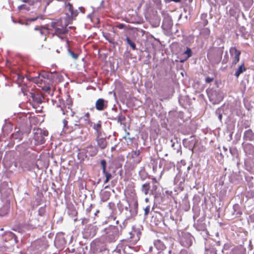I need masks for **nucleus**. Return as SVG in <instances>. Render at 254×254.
Returning a JSON list of instances; mask_svg holds the SVG:
<instances>
[{
    "instance_id": "f257e3e1",
    "label": "nucleus",
    "mask_w": 254,
    "mask_h": 254,
    "mask_svg": "<svg viewBox=\"0 0 254 254\" xmlns=\"http://www.w3.org/2000/svg\"><path fill=\"white\" fill-rule=\"evenodd\" d=\"M51 26L55 31V33L53 35H57L62 39L65 38L68 30L67 28V24L65 21H64L62 19L60 18L52 22Z\"/></svg>"
},
{
    "instance_id": "f03ea898",
    "label": "nucleus",
    "mask_w": 254,
    "mask_h": 254,
    "mask_svg": "<svg viewBox=\"0 0 254 254\" xmlns=\"http://www.w3.org/2000/svg\"><path fill=\"white\" fill-rule=\"evenodd\" d=\"M223 51L218 48L210 50L207 54V57L210 63L212 64H218L222 59Z\"/></svg>"
},
{
    "instance_id": "7ed1b4c3",
    "label": "nucleus",
    "mask_w": 254,
    "mask_h": 254,
    "mask_svg": "<svg viewBox=\"0 0 254 254\" xmlns=\"http://www.w3.org/2000/svg\"><path fill=\"white\" fill-rule=\"evenodd\" d=\"M105 239L108 242L115 241L119 236L118 228L116 226H109L105 229Z\"/></svg>"
},
{
    "instance_id": "20e7f679",
    "label": "nucleus",
    "mask_w": 254,
    "mask_h": 254,
    "mask_svg": "<svg viewBox=\"0 0 254 254\" xmlns=\"http://www.w3.org/2000/svg\"><path fill=\"white\" fill-rule=\"evenodd\" d=\"M34 134V139L36 145H41L45 143V137L48 135V131L46 130L37 128Z\"/></svg>"
},
{
    "instance_id": "39448f33",
    "label": "nucleus",
    "mask_w": 254,
    "mask_h": 254,
    "mask_svg": "<svg viewBox=\"0 0 254 254\" xmlns=\"http://www.w3.org/2000/svg\"><path fill=\"white\" fill-rule=\"evenodd\" d=\"M48 33V29L42 26H36L34 31L32 32V36L35 38L44 37L46 39V35Z\"/></svg>"
},
{
    "instance_id": "423d86ee",
    "label": "nucleus",
    "mask_w": 254,
    "mask_h": 254,
    "mask_svg": "<svg viewBox=\"0 0 254 254\" xmlns=\"http://www.w3.org/2000/svg\"><path fill=\"white\" fill-rule=\"evenodd\" d=\"M129 236L127 239L132 244L135 245L139 240L141 235L140 231L133 227L132 230L128 233Z\"/></svg>"
},
{
    "instance_id": "0eeeda50",
    "label": "nucleus",
    "mask_w": 254,
    "mask_h": 254,
    "mask_svg": "<svg viewBox=\"0 0 254 254\" xmlns=\"http://www.w3.org/2000/svg\"><path fill=\"white\" fill-rule=\"evenodd\" d=\"M192 237L189 233H183L182 236L180 238V242L182 246L190 248L192 244Z\"/></svg>"
},
{
    "instance_id": "6e6552de",
    "label": "nucleus",
    "mask_w": 254,
    "mask_h": 254,
    "mask_svg": "<svg viewBox=\"0 0 254 254\" xmlns=\"http://www.w3.org/2000/svg\"><path fill=\"white\" fill-rule=\"evenodd\" d=\"M232 59V66L236 65L240 61L241 52L238 50L235 47H231L229 50Z\"/></svg>"
},
{
    "instance_id": "1a4fd4ad",
    "label": "nucleus",
    "mask_w": 254,
    "mask_h": 254,
    "mask_svg": "<svg viewBox=\"0 0 254 254\" xmlns=\"http://www.w3.org/2000/svg\"><path fill=\"white\" fill-rule=\"evenodd\" d=\"M140 154L139 150H132L129 153V159L133 164H138L141 161L142 157Z\"/></svg>"
},
{
    "instance_id": "9d476101",
    "label": "nucleus",
    "mask_w": 254,
    "mask_h": 254,
    "mask_svg": "<svg viewBox=\"0 0 254 254\" xmlns=\"http://www.w3.org/2000/svg\"><path fill=\"white\" fill-rule=\"evenodd\" d=\"M108 105V101L103 98L98 99L95 102V108L99 111L104 110Z\"/></svg>"
},
{
    "instance_id": "9b49d317",
    "label": "nucleus",
    "mask_w": 254,
    "mask_h": 254,
    "mask_svg": "<svg viewBox=\"0 0 254 254\" xmlns=\"http://www.w3.org/2000/svg\"><path fill=\"white\" fill-rule=\"evenodd\" d=\"M29 80L42 86L43 83H45L46 78L43 74L40 73L38 76L30 77Z\"/></svg>"
},
{
    "instance_id": "f8f14e48",
    "label": "nucleus",
    "mask_w": 254,
    "mask_h": 254,
    "mask_svg": "<svg viewBox=\"0 0 254 254\" xmlns=\"http://www.w3.org/2000/svg\"><path fill=\"white\" fill-rule=\"evenodd\" d=\"M98 150L96 147L90 145L86 147V152L91 157L95 156L98 153Z\"/></svg>"
},
{
    "instance_id": "ddd939ff",
    "label": "nucleus",
    "mask_w": 254,
    "mask_h": 254,
    "mask_svg": "<svg viewBox=\"0 0 254 254\" xmlns=\"http://www.w3.org/2000/svg\"><path fill=\"white\" fill-rule=\"evenodd\" d=\"M31 97L33 101V106H34V104H39L42 103V98L41 96L38 94H35L34 93H31ZM35 108V107H34Z\"/></svg>"
},
{
    "instance_id": "4468645a",
    "label": "nucleus",
    "mask_w": 254,
    "mask_h": 254,
    "mask_svg": "<svg viewBox=\"0 0 254 254\" xmlns=\"http://www.w3.org/2000/svg\"><path fill=\"white\" fill-rule=\"evenodd\" d=\"M90 115L89 112L86 113L83 116L81 117L80 119L84 121L85 125L86 126H92V122L90 120Z\"/></svg>"
},
{
    "instance_id": "2eb2a0df",
    "label": "nucleus",
    "mask_w": 254,
    "mask_h": 254,
    "mask_svg": "<svg viewBox=\"0 0 254 254\" xmlns=\"http://www.w3.org/2000/svg\"><path fill=\"white\" fill-rule=\"evenodd\" d=\"M98 146L102 149H105L107 145V142L104 138L97 137L96 139Z\"/></svg>"
},
{
    "instance_id": "dca6fc26",
    "label": "nucleus",
    "mask_w": 254,
    "mask_h": 254,
    "mask_svg": "<svg viewBox=\"0 0 254 254\" xmlns=\"http://www.w3.org/2000/svg\"><path fill=\"white\" fill-rule=\"evenodd\" d=\"M141 191L145 194L147 195L149 194L150 190V184L149 182H147L143 184L141 187Z\"/></svg>"
},
{
    "instance_id": "f3484780",
    "label": "nucleus",
    "mask_w": 254,
    "mask_h": 254,
    "mask_svg": "<svg viewBox=\"0 0 254 254\" xmlns=\"http://www.w3.org/2000/svg\"><path fill=\"white\" fill-rule=\"evenodd\" d=\"M254 137V135L251 129H248L244 132V138L246 140L252 141Z\"/></svg>"
},
{
    "instance_id": "a211bd4d",
    "label": "nucleus",
    "mask_w": 254,
    "mask_h": 254,
    "mask_svg": "<svg viewBox=\"0 0 254 254\" xmlns=\"http://www.w3.org/2000/svg\"><path fill=\"white\" fill-rule=\"evenodd\" d=\"M191 55H192V52H191V49L190 48L187 47L186 51L182 54V56L183 57L184 59L183 60H181V62H183L185 61H186L191 56Z\"/></svg>"
},
{
    "instance_id": "6ab92c4d",
    "label": "nucleus",
    "mask_w": 254,
    "mask_h": 254,
    "mask_svg": "<svg viewBox=\"0 0 254 254\" xmlns=\"http://www.w3.org/2000/svg\"><path fill=\"white\" fill-rule=\"evenodd\" d=\"M11 136L14 139H17L18 141H21L23 138V133L19 129H18L12 133Z\"/></svg>"
},
{
    "instance_id": "aec40b11",
    "label": "nucleus",
    "mask_w": 254,
    "mask_h": 254,
    "mask_svg": "<svg viewBox=\"0 0 254 254\" xmlns=\"http://www.w3.org/2000/svg\"><path fill=\"white\" fill-rule=\"evenodd\" d=\"M246 70V68L245 67L244 64L243 63L241 65L239 66L237 70L236 71L235 73V75L238 77L240 75L245 71Z\"/></svg>"
},
{
    "instance_id": "412c9836",
    "label": "nucleus",
    "mask_w": 254,
    "mask_h": 254,
    "mask_svg": "<svg viewBox=\"0 0 254 254\" xmlns=\"http://www.w3.org/2000/svg\"><path fill=\"white\" fill-rule=\"evenodd\" d=\"M9 206L8 205L3 206L0 208V215L4 216L7 214L9 211Z\"/></svg>"
},
{
    "instance_id": "4be33fe9",
    "label": "nucleus",
    "mask_w": 254,
    "mask_h": 254,
    "mask_svg": "<svg viewBox=\"0 0 254 254\" xmlns=\"http://www.w3.org/2000/svg\"><path fill=\"white\" fill-rule=\"evenodd\" d=\"M234 210V214L237 217L240 216L242 214V212L240 209V206L238 204H235L233 206Z\"/></svg>"
},
{
    "instance_id": "5701e85b",
    "label": "nucleus",
    "mask_w": 254,
    "mask_h": 254,
    "mask_svg": "<svg viewBox=\"0 0 254 254\" xmlns=\"http://www.w3.org/2000/svg\"><path fill=\"white\" fill-rule=\"evenodd\" d=\"M103 174L106 177V179L104 181V183L105 184L109 182L110 180L112 178V175L111 173H109L107 171H105V172H103Z\"/></svg>"
},
{
    "instance_id": "b1692460",
    "label": "nucleus",
    "mask_w": 254,
    "mask_h": 254,
    "mask_svg": "<svg viewBox=\"0 0 254 254\" xmlns=\"http://www.w3.org/2000/svg\"><path fill=\"white\" fill-rule=\"evenodd\" d=\"M126 40L127 43L130 46L133 50H136V45L132 42L129 37H127Z\"/></svg>"
},
{
    "instance_id": "393cba45",
    "label": "nucleus",
    "mask_w": 254,
    "mask_h": 254,
    "mask_svg": "<svg viewBox=\"0 0 254 254\" xmlns=\"http://www.w3.org/2000/svg\"><path fill=\"white\" fill-rule=\"evenodd\" d=\"M110 196V192L109 191H105L102 194V200L103 201H107Z\"/></svg>"
},
{
    "instance_id": "a878e982",
    "label": "nucleus",
    "mask_w": 254,
    "mask_h": 254,
    "mask_svg": "<svg viewBox=\"0 0 254 254\" xmlns=\"http://www.w3.org/2000/svg\"><path fill=\"white\" fill-rule=\"evenodd\" d=\"M93 128L96 130L98 132H101V122L99 121L98 123L94 124L93 126Z\"/></svg>"
},
{
    "instance_id": "bb28decb",
    "label": "nucleus",
    "mask_w": 254,
    "mask_h": 254,
    "mask_svg": "<svg viewBox=\"0 0 254 254\" xmlns=\"http://www.w3.org/2000/svg\"><path fill=\"white\" fill-rule=\"evenodd\" d=\"M46 213V205L44 206L41 207L38 210V214L40 216H43Z\"/></svg>"
},
{
    "instance_id": "cd10ccee",
    "label": "nucleus",
    "mask_w": 254,
    "mask_h": 254,
    "mask_svg": "<svg viewBox=\"0 0 254 254\" xmlns=\"http://www.w3.org/2000/svg\"><path fill=\"white\" fill-rule=\"evenodd\" d=\"M18 8L19 10H25L28 11L30 9L29 6L26 4L19 5Z\"/></svg>"
},
{
    "instance_id": "c85d7f7f",
    "label": "nucleus",
    "mask_w": 254,
    "mask_h": 254,
    "mask_svg": "<svg viewBox=\"0 0 254 254\" xmlns=\"http://www.w3.org/2000/svg\"><path fill=\"white\" fill-rule=\"evenodd\" d=\"M101 165L102 169V172H105L106 171V161L103 159L101 161Z\"/></svg>"
},
{
    "instance_id": "c756f323",
    "label": "nucleus",
    "mask_w": 254,
    "mask_h": 254,
    "mask_svg": "<svg viewBox=\"0 0 254 254\" xmlns=\"http://www.w3.org/2000/svg\"><path fill=\"white\" fill-rule=\"evenodd\" d=\"M68 54L74 60H76L78 58V54L74 53L73 52L68 49Z\"/></svg>"
},
{
    "instance_id": "7c9ffc66",
    "label": "nucleus",
    "mask_w": 254,
    "mask_h": 254,
    "mask_svg": "<svg viewBox=\"0 0 254 254\" xmlns=\"http://www.w3.org/2000/svg\"><path fill=\"white\" fill-rule=\"evenodd\" d=\"M125 119V117L123 116L122 114H121L117 117V121L118 122L120 123H121L123 121H124Z\"/></svg>"
},
{
    "instance_id": "2f4dec72",
    "label": "nucleus",
    "mask_w": 254,
    "mask_h": 254,
    "mask_svg": "<svg viewBox=\"0 0 254 254\" xmlns=\"http://www.w3.org/2000/svg\"><path fill=\"white\" fill-rule=\"evenodd\" d=\"M39 86L42 88L43 90L46 92H49L51 90V88L49 85H44V86H42L41 85Z\"/></svg>"
},
{
    "instance_id": "473e14b6",
    "label": "nucleus",
    "mask_w": 254,
    "mask_h": 254,
    "mask_svg": "<svg viewBox=\"0 0 254 254\" xmlns=\"http://www.w3.org/2000/svg\"><path fill=\"white\" fill-rule=\"evenodd\" d=\"M166 22H167L170 26L172 25V20L169 16L163 20V24H165Z\"/></svg>"
},
{
    "instance_id": "72a5a7b5",
    "label": "nucleus",
    "mask_w": 254,
    "mask_h": 254,
    "mask_svg": "<svg viewBox=\"0 0 254 254\" xmlns=\"http://www.w3.org/2000/svg\"><path fill=\"white\" fill-rule=\"evenodd\" d=\"M228 61H229V57H228L227 54L226 53L224 57V59H223V60L222 61V64H226V63H227Z\"/></svg>"
},
{
    "instance_id": "f704fd0d",
    "label": "nucleus",
    "mask_w": 254,
    "mask_h": 254,
    "mask_svg": "<svg viewBox=\"0 0 254 254\" xmlns=\"http://www.w3.org/2000/svg\"><path fill=\"white\" fill-rule=\"evenodd\" d=\"M158 189V186L156 185H153L152 186V189L150 190L151 193L153 194L154 192H155Z\"/></svg>"
},
{
    "instance_id": "c9c22d12",
    "label": "nucleus",
    "mask_w": 254,
    "mask_h": 254,
    "mask_svg": "<svg viewBox=\"0 0 254 254\" xmlns=\"http://www.w3.org/2000/svg\"><path fill=\"white\" fill-rule=\"evenodd\" d=\"M213 80V77H207L205 78V82L206 83H210Z\"/></svg>"
},
{
    "instance_id": "e433bc0d",
    "label": "nucleus",
    "mask_w": 254,
    "mask_h": 254,
    "mask_svg": "<svg viewBox=\"0 0 254 254\" xmlns=\"http://www.w3.org/2000/svg\"><path fill=\"white\" fill-rule=\"evenodd\" d=\"M21 1L28 3V5H32L33 3L31 0H21Z\"/></svg>"
},
{
    "instance_id": "4c0bfd02",
    "label": "nucleus",
    "mask_w": 254,
    "mask_h": 254,
    "mask_svg": "<svg viewBox=\"0 0 254 254\" xmlns=\"http://www.w3.org/2000/svg\"><path fill=\"white\" fill-rule=\"evenodd\" d=\"M149 211H150V206H146L145 207V208L144 209L145 214V215H148V214L149 213Z\"/></svg>"
},
{
    "instance_id": "58836bf2",
    "label": "nucleus",
    "mask_w": 254,
    "mask_h": 254,
    "mask_svg": "<svg viewBox=\"0 0 254 254\" xmlns=\"http://www.w3.org/2000/svg\"><path fill=\"white\" fill-rule=\"evenodd\" d=\"M125 27V25L124 24H118V25L116 26V27L120 29H123L124 27Z\"/></svg>"
},
{
    "instance_id": "ea45409f",
    "label": "nucleus",
    "mask_w": 254,
    "mask_h": 254,
    "mask_svg": "<svg viewBox=\"0 0 254 254\" xmlns=\"http://www.w3.org/2000/svg\"><path fill=\"white\" fill-rule=\"evenodd\" d=\"M63 124H64V128H67V124H68V122L67 120H64L63 121Z\"/></svg>"
},
{
    "instance_id": "a19ab883",
    "label": "nucleus",
    "mask_w": 254,
    "mask_h": 254,
    "mask_svg": "<svg viewBox=\"0 0 254 254\" xmlns=\"http://www.w3.org/2000/svg\"><path fill=\"white\" fill-rule=\"evenodd\" d=\"M62 110L63 111V114L65 115H68V111L65 109V107L64 108H61Z\"/></svg>"
},
{
    "instance_id": "79ce46f5",
    "label": "nucleus",
    "mask_w": 254,
    "mask_h": 254,
    "mask_svg": "<svg viewBox=\"0 0 254 254\" xmlns=\"http://www.w3.org/2000/svg\"><path fill=\"white\" fill-rule=\"evenodd\" d=\"M152 181L153 183H158V181L155 177L152 178Z\"/></svg>"
},
{
    "instance_id": "37998d69",
    "label": "nucleus",
    "mask_w": 254,
    "mask_h": 254,
    "mask_svg": "<svg viewBox=\"0 0 254 254\" xmlns=\"http://www.w3.org/2000/svg\"><path fill=\"white\" fill-rule=\"evenodd\" d=\"M168 2L174 1L175 2H179L181 0H168Z\"/></svg>"
},
{
    "instance_id": "c03bdc74",
    "label": "nucleus",
    "mask_w": 254,
    "mask_h": 254,
    "mask_svg": "<svg viewBox=\"0 0 254 254\" xmlns=\"http://www.w3.org/2000/svg\"><path fill=\"white\" fill-rule=\"evenodd\" d=\"M37 19H38V17H36L35 18H32L29 19V21H34L36 20Z\"/></svg>"
},
{
    "instance_id": "a18cd8bd",
    "label": "nucleus",
    "mask_w": 254,
    "mask_h": 254,
    "mask_svg": "<svg viewBox=\"0 0 254 254\" xmlns=\"http://www.w3.org/2000/svg\"><path fill=\"white\" fill-rule=\"evenodd\" d=\"M181 254H187V253L186 251H182Z\"/></svg>"
},
{
    "instance_id": "49530a36",
    "label": "nucleus",
    "mask_w": 254,
    "mask_h": 254,
    "mask_svg": "<svg viewBox=\"0 0 254 254\" xmlns=\"http://www.w3.org/2000/svg\"><path fill=\"white\" fill-rule=\"evenodd\" d=\"M38 0H31V1H32V2L33 4L34 2H36V1H37Z\"/></svg>"
},
{
    "instance_id": "de8ad7c7",
    "label": "nucleus",
    "mask_w": 254,
    "mask_h": 254,
    "mask_svg": "<svg viewBox=\"0 0 254 254\" xmlns=\"http://www.w3.org/2000/svg\"><path fill=\"white\" fill-rule=\"evenodd\" d=\"M99 212V210H97L96 212L95 213V215H97V214Z\"/></svg>"
},
{
    "instance_id": "09e8293b",
    "label": "nucleus",
    "mask_w": 254,
    "mask_h": 254,
    "mask_svg": "<svg viewBox=\"0 0 254 254\" xmlns=\"http://www.w3.org/2000/svg\"><path fill=\"white\" fill-rule=\"evenodd\" d=\"M219 119L221 120V118H222V115H220L219 116Z\"/></svg>"
},
{
    "instance_id": "8fccbe9b",
    "label": "nucleus",
    "mask_w": 254,
    "mask_h": 254,
    "mask_svg": "<svg viewBox=\"0 0 254 254\" xmlns=\"http://www.w3.org/2000/svg\"><path fill=\"white\" fill-rule=\"evenodd\" d=\"M68 110H70V111H71V109L69 106L68 107Z\"/></svg>"
},
{
    "instance_id": "3c124183",
    "label": "nucleus",
    "mask_w": 254,
    "mask_h": 254,
    "mask_svg": "<svg viewBox=\"0 0 254 254\" xmlns=\"http://www.w3.org/2000/svg\"><path fill=\"white\" fill-rule=\"evenodd\" d=\"M66 44L68 45V41L67 40H66Z\"/></svg>"
},
{
    "instance_id": "603ef678",
    "label": "nucleus",
    "mask_w": 254,
    "mask_h": 254,
    "mask_svg": "<svg viewBox=\"0 0 254 254\" xmlns=\"http://www.w3.org/2000/svg\"><path fill=\"white\" fill-rule=\"evenodd\" d=\"M113 149H114V147H112V150H113Z\"/></svg>"
},
{
    "instance_id": "864d4df0",
    "label": "nucleus",
    "mask_w": 254,
    "mask_h": 254,
    "mask_svg": "<svg viewBox=\"0 0 254 254\" xmlns=\"http://www.w3.org/2000/svg\"><path fill=\"white\" fill-rule=\"evenodd\" d=\"M190 1H191L192 0H189Z\"/></svg>"
}]
</instances>
